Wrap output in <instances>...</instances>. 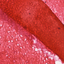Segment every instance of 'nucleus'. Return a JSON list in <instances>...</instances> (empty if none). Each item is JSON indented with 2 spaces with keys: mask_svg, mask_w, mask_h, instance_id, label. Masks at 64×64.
Wrapping results in <instances>:
<instances>
[{
  "mask_svg": "<svg viewBox=\"0 0 64 64\" xmlns=\"http://www.w3.org/2000/svg\"><path fill=\"white\" fill-rule=\"evenodd\" d=\"M23 27L25 29H26V26H24V27Z\"/></svg>",
  "mask_w": 64,
  "mask_h": 64,
  "instance_id": "1",
  "label": "nucleus"
},
{
  "mask_svg": "<svg viewBox=\"0 0 64 64\" xmlns=\"http://www.w3.org/2000/svg\"><path fill=\"white\" fill-rule=\"evenodd\" d=\"M58 19V18H56V19H55V20H57V19Z\"/></svg>",
  "mask_w": 64,
  "mask_h": 64,
  "instance_id": "2",
  "label": "nucleus"
},
{
  "mask_svg": "<svg viewBox=\"0 0 64 64\" xmlns=\"http://www.w3.org/2000/svg\"><path fill=\"white\" fill-rule=\"evenodd\" d=\"M58 28L59 29H60V28Z\"/></svg>",
  "mask_w": 64,
  "mask_h": 64,
  "instance_id": "3",
  "label": "nucleus"
},
{
  "mask_svg": "<svg viewBox=\"0 0 64 64\" xmlns=\"http://www.w3.org/2000/svg\"><path fill=\"white\" fill-rule=\"evenodd\" d=\"M62 25H63V24H63V23H62Z\"/></svg>",
  "mask_w": 64,
  "mask_h": 64,
  "instance_id": "4",
  "label": "nucleus"
},
{
  "mask_svg": "<svg viewBox=\"0 0 64 64\" xmlns=\"http://www.w3.org/2000/svg\"><path fill=\"white\" fill-rule=\"evenodd\" d=\"M45 3H46V2H45Z\"/></svg>",
  "mask_w": 64,
  "mask_h": 64,
  "instance_id": "5",
  "label": "nucleus"
},
{
  "mask_svg": "<svg viewBox=\"0 0 64 64\" xmlns=\"http://www.w3.org/2000/svg\"><path fill=\"white\" fill-rule=\"evenodd\" d=\"M29 14H30V13Z\"/></svg>",
  "mask_w": 64,
  "mask_h": 64,
  "instance_id": "6",
  "label": "nucleus"
}]
</instances>
